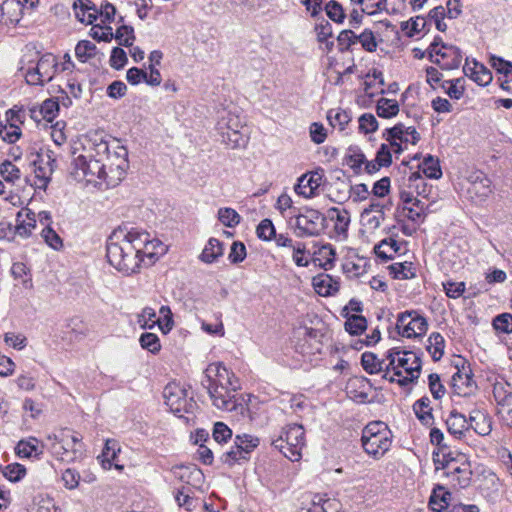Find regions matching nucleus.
<instances>
[{
  "label": "nucleus",
  "instance_id": "13",
  "mask_svg": "<svg viewBox=\"0 0 512 512\" xmlns=\"http://www.w3.org/2000/svg\"><path fill=\"white\" fill-rule=\"evenodd\" d=\"M429 60L442 70L457 69L462 61V51L454 45L442 43L439 54H434V57Z\"/></svg>",
  "mask_w": 512,
  "mask_h": 512
},
{
  "label": "nucleus",
  "instance_id": "29",
  "mask_svg": "<svg viewBox=\"0 0 512 512\" xmlns=\"http://www.w3.org/2000/svg\"><path fill=\"white\" fill-rule=\"evenodd\" d=\"M344 161L358 175L362 171V165L366 162V156L358 146H350Z\"/></svg>",
  "mask_w": 512,
  "mask_h": 512
},
{
  "label": "nucleus",
  "instance_id": "12",
  "mask_svg": "<svg viewBox=\"0 0 512 512\" xmlns=\"http://www.w3.org/2000/svg\"><path fill=\"white\" fill-rule=\"evenodd\" d=\"M462 361V370L459 368V364H456L457 372H455L451 378V386L454 394L460 397H471L477 390V384L473 379L472 371L469 369L465 371L464 365L465 360Z\"/></svg>",
  "mask_w": 512,
  "mask_h": 512
},
{
  "label": "nucleus",
  "instance_id": "18",
  "mask_svg": "<svg viewBox=\"0 0 512 512\" xmlns=\"http://www.w3.org/2000/svg\"><path fill=\"white\" fill-rule=\"evenodd\" d=\"M312 285L317 294L328 297L336 294L340 289V282L326 273H320L312 278Z\"/></svg>",
  "mask_w": 512,
  "mask_h": 512
},
{
  "label": "nucleus",
  "instance_id": "56",
  "mask_svg": "<svg viewBox=\"0 0 512 512\" xmlns=\"http://www.w3.org/2000/svg\"><path fill=\"white\" fill-rule=\"evenodd\" d=\"M403 211L405 212V216L412 222L416 224H420L425 219V204L421 201L419 206H404Z\"/></svg>",
  "mask_w": 512,
  "mask_h": 512
},
{
  "label": "nucleus",
  "instance_id": "40",
  "mask_svg": "<svg viewBox=\"0 0 512 512\" xmlns=\"http://www.w3.org/2000/svg\"><path fill=\"white\" fill-rule=\"evenodd\" d=\"M218 220L226 227L234 228L236 227L240 221L241 216L238 212L229 207L220 208L218 210Z\"/></svg>",
  "mask_w": 512,
  "mask_h": 512
},
{
  "label": "nucleus",
  "instance_id": "24",
  "mask_svg": "<svg viewBox=\"0 0 512 512\" xmlns=\"http://www.w3.org/2000/svg\"><path fill=\"white\" fill-rule=\"evenodd\" d=\"M413 412L420 423L424 426H432L434 423L433 409L431 400L428 396H423L414 402Z\"/></svg>",
  "mask_w": 512,
  "mask_h": 512
},
{
  "label": "nucleus",
  "instance_id": "53",
  "mask_svg": "<svg viewBox=\"0 0 512 512\" xmlns=\"http://www.w3.org/2000/svg\"><path fill=\"white\" fill-rule=\"evenodd\" d=\"M357 39L365 51L370 53L376 51L378 42L372 30L364 29L361 34L357 35Z\"/></svg>",
  "mask_w": 512,
  "mask_h": 512
},
{
  "label": "nucleus",
  "instance_id": "22",
  "mask_svg": "<svg viewBox=\"0 0 512 512\" xmlns=\"http://www.w3.org/2000/svg\"><path fill=\"white\" fill-rule=\"evenodd\" d=\"M473 66H470L468 62H466L463 67V71L466 76H469L475 83L480 86H487L491 83L493 76L491 71L485 67L483 64L473 61Z\"/></svg>",
  "mask_w": 512,
  "mask_h": 512
},
{
  "label": "nucleus",
  "instance_id": "9",
  "mask_svg": "<svg viewBox=\"0 0 512 512\" xmlns=\"http://www.w3.org/2000/svg\"><path fill=\"white\" fill-rule=\"evenodd\" d=\"M206 384H213L217 386H227L231 389L241 388L239 379L235 374L227 369L222 363H211L204 371V377L201 380V385L206 387Z\"/></svg>",
  "mask_w": 512,
  "mask_h": 512
},
{
  "label": "nucleus",
  "instance_id": "8",
  "mask_svg": "<svg viewBox=\"0 0 512 512\" xmlns=\"http://www.w3.org/2000/svg\"><path fill=\"white\" fill-rule=\"evenodd\" d=\"M57 66L58 63L53 54L47 53L42 55L37 65L26 72V83L43 86L46 82L53 79Z\"/></svg>",
  "mask_w": 512,
  "mask_h": 512
},
{
  "label": "nucleus",
  "instance_id": "60",
  "mask_svg": "<svg viewBox=\"0 0 512 512\" xmlns=\"http://www.w3.org/2000/svg\"><path fill=\"white\" fill-rule=\"evenodd\" d=\"M220 460L222 463L232 467L236 463H240V461H248L249 456H243L237 446L234 444V446L231 447L229 451L221 455Z\"/></svg>",
  "mask_w": 512,
  "mask_h": 512
},
{
  "label": "nucleus",
  "instance_id": "10",
  "mask_svg": "<svg viewBox=\"0 0 512 512\" xmlns=\"http://www.w3.org/2000/svg\"><path fill=\"white\" fill-rule=\"evenodd\" d=\"M467 196L475 204H481L492 193V183L482 171H474L467 178Z\"/></svg>",
  "mask_w": 512,
  "mask_h": 512
},
{
  "label": "nucleus",
  "instance_id": "36",
  "mask_svg": "<svg viewBox=\"0 0 512 512\" xmlns=\"http://www.w3.org/2000/svg\"><path fill=\"white\" fill-rule=\"evenodd\" d=\"M419 169L430 179H439L442 176L439 160L430 154L424 157L422 163L419 164Z\"/></svg>",
  "mask_w": 512,
  "mask_h": 512
},
{
  "label": "nucleus",
  "instance_id": "15",
  "mask_svg": "<svg viewBox=\"0 0 512 512\" xmlns=\"http://www.w3.org/2000/svg\"><path fill=\"white\" fill-rule=\"evenodd\" d=\"M323 175L319 172H310L303 174L298 178L294 191L305 198H312L316 195L315 191L322 184Z\"/></svg>",
  "mask_w": 512,
  "mask_h": 512
},
{
  "label": "nucleus",
  "instance_id": "54",
  "mask_svg": "<svg viewBox=\"0 0 512 512\" xmlns=\"http://www.w3.org/2000/svg\"><path fill=\"white\" fill-rule=\"evenodd\" d=\"M464 82H465L464 78L446 80L445 83H449V86L446 89V94L451 99H455V100L461 99L465 92Z\"/></svg>",
  "mask_w": 512,
  "mask_h": 512
},
{
  "label": "nucleus",
  "instance_id": "61",
  "mask_svg": "<svg viewBox=\"0 0 512 512\" xmlns=\"http://www.w3.org/2000/svg\"><path fill=\"white\" fill-rule=\"evenodd\" d=\"M41 236L44 239L45 243L54 250H59L60 248H62V239L55 232V230L50 227V225H47L43 228Z\"/></svg>",
  "mask_w": 512,
  "mask_h": 512
},
{
  "label": "nucleus",
  "instance_id": "41",
  "mask_svg": "<svg viewBox=\"0 0 512 512\" xmlns=\"http://www.w3.org/2000/svg\"><path fill=\"white\" fill-rule=\"evenodd\" d=\"M334 506V502L325 498L324 495L315 494L311 499L308 508H302L300 512H328V509Z\"/></svg>",
  "mask_w": 512,
  "mask_h": 512
},
{
  "label": "nucleus",
  "instance_id": "20",
  "mask_svg": "<svg viewBox=\"0 0 512 512\" xmlns=\"http://www.w3.org/2000/svg\"><path fill=\"white\" fill-rule=\"evenodd\" d=\"M468 426L481 436L489 435L492 431L490 416L477 408L469 413Z\"/></svg>",
  "mask_w": 512,
  "mask_h": 512
},
{
  "label": "nucleus",
  "instance_id": "34",
  "mask_svg": "<svg viewBox=\"0 0 512 512\" xmlns=\"http://www.w3.org/2000/svg\"><path fill=\"white\" fill-rule=\"evenodd\" d=\"M376 113L380 118L390 119L399 113V104L394 99L380 98L376 103Z\"/></svg>",
  "mask_w": 512,
  "mask_h": 512
},
{
  "label": "nucleus",
  "instance_id": "47",
  "mask_svg": "<svg viewBox=\"0 0 512 512\" xmlns=\"http://www.w3.org/2000/svg\"><path fill=\"white\" fill-rule=\"evenodd\" d=\"M0 174L6 182L11 183H15L21 177L20 169L9 160L0 164Z\"/></svg>",
  "mask_w": 512,
  "mask_h": 512
},
{
  "label": "nucleus",
  "instance_id": "14",
  "mask_svg": "<svg viewBox=\"0 0 512 512\" xmlns=\"http://www.w3.org/2000/svg\"><path fill=\"white\" fill-rule=\"evenodd\" d=\"M239 122L237 119H229L225 121L223 118L218 122V130L222 137V142L232 149L239 148L244 145L243 135L238 130Z\"/></svg>",
  "mask_w": 512,
  "mask_h": 512
},
{
  "label": "nucleus",
  "instance_id": "35",
  "mask_svg": "<svg viewBox=\"0 0 512 512\" xmlns=\"http://www.w3.org/2000/svg\"><path fill=\"white\" fill-rule=\"evenodd\" d=\"M444 348V337L438 332L431 333L428 338L427 351L430 353L433 361L437 362L442 358L444 354Z\"/></svg>",
  "mask_w": 512,
  "mask_h": 512
},
{
  "label": "nucleus",
  "instance_id": "23",
  "mask_svg": "<svg viewBox=\"0 0 512 512\" xmlns=\"http://www.w3.org/2000/svg\"><path fill=\"white\" fill-rule=\"evenodd\" d=\"M451 493L440 484H437L429 498V508L434 512H443L448 510Z\"/></svg>",
  "mask_w": 512,
  "mask_h": 512
},
{
  "label": "nucleus",
  "instance_id": "59",
  "mask_svg": "<svg viewBox=\"0 0 512 512\" xmlns=\"http://www.w3.org/2000/svg\"><path fill=\"white\" fill-rule=\"evenodd\" d=\"M406 133V126L402 123H397L391 128H387L383 133V138L386 141H396L400 140L401 142H408V138H405L404 135Z\"/></svg>",
  "mask_w": 512,
  "mask_h": 512
},
{
  "label": "nucleus",
  "instance_id": "26",
  "mask_svg": "<svg viewBox=\"0 0 512 512\" xmlns=\"http://www.w3.org/2000/svg\"><path fill=\"white\" fill-rule=\"evenodd\" d=\"M403 368L407 373H420L422 361L420 356L413 351L402 350L401 355L397 358V369Z\"/></svg>",
  "mask_w": 512,
  "mask_h": 512
},
{
  "label": "nucleus",
  "instance_id": "43",
  "mask_svg": "<svg viewBox=\"0 0 512 512\" xmlns=\"http://www.w3.org/2000/svg\"><path fill=\"white\" fill-rule=\"evenodd\" d=\"M119 45L124 47H131L135 40L134 28L130 25H121L114 34V37Z\"/></svg>",
  "mask_w": 512,
  "mask_h": 512
},
{
  "label": "nucleus",
  "instance_id": "5",
  "mask_svg": "<svg viewBox=\"0 0 512 512\" xmlns=\"http://www.w3.org/2000/svg\"><path fill=\"white\" fill-rule=\"evenodd\" d=\"M74 166L79 176L88 183H97V180L104 181L108 185L109 175H112L108 169V164L103 159H97L89 155H79L74 159Z\"/></svg>",
  "mask_w": 512,
  "mask_h": 512
},
{
  "label": "nucleus",
  "instance_id": "2",
  "mask_svg": "<svg viewBox=\"0 0 512 512\" xmlns=\"http://www.w3.org/2000/svg\"><path fill=\"white\" fill-rule=\"evenodd\" d=\"M393 434L382 421H372L362 430L361 445L364 452L375 460L381 459L391 448Z\"/></svg>",
  "mask_w": 512,
  "mask_h": 512
},
{
  "label": "nucleus",
  "instance_id": "42",
  "mask_svg": "<svg viewBox=\"0 0 512 512\" xmlns=\"http://www.w3.org/2000/svg\"><path fill=\"white\" fill-rule=\"evenodd\" d=\"M388 269L395 279H411L415 276L411 262L393 263Z\"/></svg>",
  "mask_w": 512,
  "mask_h": 512
},
{
  "label": "nucleus",
  "instance_id": "52",
  "mask_svg": "<svg viewBox=\"0 0 512 512\" xmlns=\"http://www.w3.org/2000/svg\"><path fill=\"white\" fill-rule=\"evenodd\" d=\"M493 327L497 332L504 334L512 333V314L502 313L493 319Z\"/></svg>",
  "mask_w": 512,
  "mask_h": 512
},
{
  "label": "nucleus",
  "instance_id": "27",
  "mask_svg": "<svg viewBox=\"0 0 512 512\" xmlns=\"http://www.w3.org/2000/svg\"><path fill=\"white\" fill-rule=\"evenodd\" d=\"M91 146L89 148L88 155L97 159H103V162L107 163L109 154L111 151L112 141L105 140L102 136H95L94 139L90 140Z\"/></svg>",
  "mask_w": 512,
  "mask_h": 512
},
{
  "label": "nucleus",
  "instance_id": "51",
  "mask_svg": "<svg viewBox=\"0 0 512 512\" xmlns=\"http://www.w3.org/2000/svg\"><path fill=\"white\" fill-rule=\"evenodd\" d=\"M340 52L350 50V47L358 42L357 35L349 29L342 30L337 36Z\"/></svg>",
  "mask_w": 512,
  "mask_h": 512
},
{
  "label": "nucleus",
  "instance_id": "39",
  "mask_svg": "<svg viewBox=\"0 0 512 512\" xmlns=\"http://www.w3.org/2000/svg\"><path fill=\"white\" fill-rule=\"evenodd\" d=\"M96 51V45L89 40H81L75 47V55L77 59L83 63L93 58Z\"/></svg>",
  "mask_w": 512,
  "mask_h": 512
},
{
  "label": "nucleus",
  "instance_id": "46",
  "mask_svg": "<svg viewBox=\"0 0 512 512\" xmlns=\"http://www.w3.org/2000/svg\"><path fill=\"white\" fill-rule=\"evenodd\" d=\"M335 255L334 247L331 244H326L319 249L317 260L320 261V266L323 269L328 270L333 266Z\"/></svg>",
  "mask_w": 512,
  "mask_h": 512
},
{
  "label": "nucleus",
  "instance_id": "6",
  "mask_svg": "<svg viewBox=\"0 0 512 512\" xmlns=\"http://www.w3.org/2000/svg\"><path fill=\"white\" fill-rule=\"evenodd\" d=\"M163 397L165 398L166 405L178 417H182V413H193L196 407L193 397H189L185 387L178 383L173 382L166 385Z\"/></svg>",
  "mask_w": 512,
  "mask_h": 512
},
{
  "label": "nucleus",
  "instance_id": "28",
  "mask_svg": "<svg viewBox=\"0 0 512 512\" xmlns=\"http://www.w3.org/2000/svg\"><path fill=\"white\" fill-rule=\"evenodd\" d=\"M223 251V243L216 238H210L200 254V260L212 264L223 255Z\"/></svg>",
  "mask_w": 512,
  "mask_h": 512
},
{
  "label": "nucleus",
  "instance_id": "19",
  "mask_svg": "<svg viewBox=\"0 0 512 512\" xmlns=\"http://www.w3.org/2000/svg\"><path fill=\"white\" fill-rule=\"evenodd\" d=\"M114 232H120L121 237L119 240L127 241L131 246L134 247V250L138 251V255L143 258V248L149 243V233L144 230H139L137 228H131L128 231H124L123 229L115 230Z\"/></svg>",
  "mask_w": 512,
  "mask_h": 512
},
{
  "label": "nucleus",
  "instance_id": "21",
  "mask_svg": "<svg viewBox=\"0 0 512 512\" xmlns=\"http://www.w3.org/2000/svg\"><path fill=\"white\" fill-rule=\"evenodd\" d=\"M412 316L409 317L407 325L401 335L406 338H418L424 335L428 329L426 318L418 313L416 310H410Z\"/></svg>",
  "mask_w": 512,
  "mask_h": 512
},
{
  "label": "nucleus",
  "instance_id": "7",
  "mask_svg": "<svg viewBox=\"0 0 512 512\" xmlns=\"http://www.w3.org/2000/svg\"><path fill=\"white\" fill-rule=\"evenodd\" d=\"M111 146L107 164L112 175H109L108 186H116L129 168L128 150L117 139L112 140Z\"/></svg>",
  "mask_w": 512,
  "mask_h": 512
},
{
  "label": "nucleus",
  "instance_id": "33",
  "mask_svg": "<svg viewBox=\"0 0 512 512\" xmlns=\"http://www.w3.org/2000/svg\"><path fill=\"white\" fill-rule=\"evenodd\" d=\"M384 359H379L373 352H364L361 355V365L370 375L378 374L383 371Z\"/></svg>",
  "mask_w": 512,
  "mask_h": 512
},
{
  "label": "nucleus",
  "instance_id": "50",
  "mask_svg": "<svg viewBox=\"0 0 512 512\" xmlns=\"http://www.w3.org/2000/svg\"><path fill=\"white\" fill-rule=\"evenodd\" d=\"M256 234L263 241H271L276 235L273 222L268 218L263 219L257 226Z\"/></svg>",
  "mask_w": 512,
  "mask_h": 512
},
{
  "label": "nucleus",
  "instance_id": "62",
  "mask_svg": "<svg viewBox=\"0 0 512 512\" xmlns=\"http://www.w3.org/2000/svg\"><path fill=\"white\" fill-rule=\"evenodd\" d=\"M378 121L371 113H364L359 118V130L364 134H369L377 131Z\"/></svg>",
  "mask_w": 512,
  "mask_h": 512
},
{
  "label": "nucleus",
  "instance_id": "4",
  "mask_svg": "<svg viewBox=\"0 0 512 512\" xmlns=\"http://www.w3.org/2000/svg\"><path fill=\"white\" fill-rule=\"evenodd\" d=\"M295 233L297 237L319 236L326 227V217L318 210L304 207L302 211L294 213Z\"/></svg>",
  "mask_w": 512,
  "mask_h": 512
},
{
  "label": "nucleus",
  "instance_id": "11",
  "mask_svg": "<svg viewBox=\"0 0 512 512\" xmlns=\"http://www.w3.org/2000/svg\"><path fill=\"white\" fill-rule=\"evenodd\" d=\"M204 388L207 390L216 408L224 411L237 410L239 404L236 398V392L240 388H233L231 386L230 389L227 386H217L213 384H206Z\"/></svg>",
  "mask_w": 512,
  "mask_h": 512
},
{
  "label": "nucleus",
  "instance_id": "64",
  "mask_svg": "<svg viewBox=\"0 0 512 512\" xmlns=\"http://www.w3.org/2000/svg\"><path fill=\"white\" fill-rule=\"evenodd\" d=\"M120 451V448L118 447L117 441L113 439H108L105 442L103 451H102V457L103 462H107L109 466H111L112 462L117 457V453Z\"/></svg>",
  "mask_w": 512,
  "mask_h": 512
},
{
  "label": "nucleus",
  "instance_id": "57",
  "mask_svg": "<svg viewBox=\"0 0 512 512\" xmlns=\"http://www.w3.org/2000/svg\"><path fill=\"white\" fill-rule=\"evenodd\" d=\"M59 101L53 98L45 100L40 108V114L45 120L51 122L58 114Z\"/></svg>",
  "mask_w": 512,
  "mask_h": 512
},
{
  "label": "nucleus",
  "instance_id": "45",
  "mask_svg": "<svg viewBox=\"0 0 512 512\" xmlns=\"http://www.w3.org/2000/svg\"><path fill=\"white\" fill-rule=\"evenodd\" d=\"M139 342L143 349L148 350L152 354H157L161 350L160 339L154 333H143L140 336Z\"/></svg>",
  "mask_w": 512,
  "mask_h": 512
},
{
  "label": "nucleus",
  "instance_id": "1",
  "mask_svg": "<svg viewBox=\"0 0 512 512\" xmlns=\"http://www.w3.org/2000/svg\"><path fill=\"white\" fill-rule=\"evenodd\" d=\"M120 232H113L106 244V257L111 266L125 276L139 272L143 258L127 241L119 240Z\"/></svg>",
  "mask_w": 512,
  "mask_h": 512
},
{
  "label": "nucleus",
  "instance_id": "48",
  "mask_svg": "<svg viewBox=\"0 0 512 512\" xmlns=\"http://www.w3.org/2000/svg\"><path fill=\"white\" fill-rule=\"evenodd\" d=\"M325 12L335 23H343L346 17L342 5L336 0H330L325 5Z\"/></svg>",
  "mask_w": 512,
  "mask_h": 512
},
{
  "label": "nucleus",
  "instance_id": "37",
  "mask_svg": "<svg viewBox=\"0 0 512 512\" xmlns=\"http://www.w3.org/2000/svg\"><path fill=\"white\" fill-rule=\"evenodd\" d=\"M234 444L243 456L250 457L251 452L260 444V440L258 437L249 434L236 435Z\"/></svg>",
  "mask_w": 512,
  "mask_h": 512
},
{
  "label": "nucleus",
  "instance_id": "16",
  "mask_svg": "<svg viewBox=\"0 0 512 512\" xmlns=\"http://www.w3.org/2000/svg\"><path fill=\"white\" fill-rule=\"evenodd\" d=\"M44 453V444L35 437L20 440L15 447V454L20 458L40 459Z\"/></svg>",
  "mask_w": 512,
  "mask_h": 512
},
{
  "label": "nucleus",
  "instance_id": "32",
  "mask_svg": "<svg viewBox=\"0 0 512 512\" xmlns=\"http://www.w3.org/2000/svg\"><path fill=\"white\" fill-rule=\"evenodd\" d=\"M328 215L331 220H335V231L338 234H346L350 224V214L347 210H340L332 207L328 210Z\"/></svg>",
  "mask_w": 512,
  "mask_h": 512
},
{
  "label": "nucleus",
  "instance_id": "44",
  "mask_svg": "<svg viewBox=\"0 0 512 512\" xmlns=\"http://www.w3.org/2000/svg\"><path fill=\"white\" fill-rule=\"evenodd\" d=\"M3 476L10 482H19L26 475V468L20 463H12L2 470Z\"/></svg>",
  "mask_w": 512,
  "mask_h": 512
},
{
  "label": "nucleus",
  "instance_id": "30",
  "mask_svg": "<svg viewBox=\"0 0 512 512\" xmlns=\"http://www.w3.org/2000/svg\"><path fill=\"white\" fill-rule=\"evenodd\" d=\"M171 472L176 479L185 483H189L191 480H199L202 476L201 470L195 466L175 465Z\"/></svg>",
  "mask_w": 512,
  "mask_h": 512
},
{
  "label": "nucleus",
  "instance_id": "55",
  "mask_svg": "<svg viewBox=\"0 0 512 512\" xmlns=\"http://www.w3.org/2000/svg\"><path fill=\"white\" fill-rule=\"evenodd\" d=\"M428 386L433 398L436 400L441 399L446 393V388L441 383L440 376L437 373H431L428 376Z\"/></svg>",
  "mask_w": 512,
  "mask_h": 512
},
{
  "label": "nucleus",
  "instance_id": "49",
  "mask_svg": "<svg viewBox=\"0 0 512 512\" xmlns=\"http://www.w3.org/2000/svg\"><path fill=\"white\" fill-rule=\"evenodd\" d=\"M73 9H74L76 18L81 23H84L87 12H89V11L97 12V8L91 0H75L73 3Z\"/></svg>",
  "mask_w": 512,
  "mask_h": 512
},
{
  "label": "nucleus",
  "instance_id": "58",
  "mask_svg": "<svg viewBox=\"0 0 512 512\" xmlns=\"http://www.w3.org/2000/svg\"><path fill=\"white\" fill-rule=\"evenodd\" d=\"M247 256L246 247L241 241H234L231 245L228 259L232 264H239L245 260Z\"/></svg>",
  "mask_w": 512,
  "mask_h": 512
},
{
  "label": "nucleus",
  "instance_id": "25",
  "mask_svg": "<svg viewBox=\"0 0 512 512\" xmlns=\"http://www.w3.org/2000/svg\"><path fill=\"white\" fill-rule=\"evenodd\" d=\"M447 430L456 438H461L464 431L469 429L468 419L466 416L457 410H452L446 420Z\"/></svg>",
  "mask_w": 512,
  "mask_h": 512
},
{
  "label": "nucleus",
  "instance_id": "38",
  "mask_svg": "<svg viewBox=\"0 0 512 512\" xmlns=\"http://www.w3.org/2000/svg\"><path fill=\"white\" fill-rule=\"evenodd\" d=\"M327 120L334 128L338 127L343 131L346 125L351 121L350 113L342 109H330L327 112Z\"/></svg>",
  "mask_w": 512,
  "mask_h": 512
},
{
  "label": "nucleus",
  "instance_id": "3",
  "mask_svg": "<svg viewBox=\"0 0 512 512\" xmlns=\"http://www.w3.org/2000/svg\"><path fill=\"white\" fill-rule=\"evenodd\" d=\"M270 443L289 460L298 461L305 446L304 427L297 423L289 424L282 428L278 437H271Z\"/></svg>",
  "mask_w": 512,
  "mask_h": 512
},
{
  "label": "nucleus",
  "instance_id": "17",
  "mask_svg": "<svg viewBox=\"0 0 512 512\" xmlns=\"http://www.w3.org/2000/svg\"><path fill=\"white\" fill-rule=\"evenodd\" d=\"M36 214L28 208L21 209L16 215L14 232L22 238H28L36 228Z\"/></svg>",
  "mask_w": 512,
  "mask_h": 512
},
{
  "label": "nucleus",
  "instance_id": "31",
  "mask_svg": "<svg viewBox=\"0 0 512 512\" xmlns=\"http://www.w3.org/2000/svg\"><path fill=\"white\" fill-rule=\"evenodd\" d=\"M343 317L346 318L344 327L349 334L360 335L367 329V320L364 316L344 313Z\"/></svg>",
  "mask_w": 512,
  "mask_h": 512
},
{
  "label": "nucleus",
  "instance_id": "63",
  "mask_svg": "<svg viewBox=\"0 0 512 512\" xmlns=\"http://www.w3.org/2000/svg\"><path fill=\"white\" fill-rule=\"evenodd\" d=\"M212 436L217 443H226L232 437V430L223 422H216Z\"/></svg>",
  "mask_w": 512,
  "mask_h": 512
}]
</instances>
